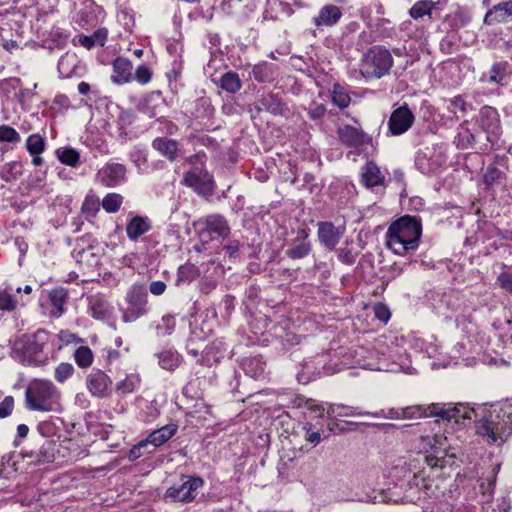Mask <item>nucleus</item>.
Returning a JSON list of instances; mask_svg holds the SVG:
<instances>
[{
  "mask_svg": "<svg viewBox=\"0 0 512 512\" xmlns=\"http://www.w3.org/2000/svg\"><path fill=\"white\" fill-rule=\"evenodd\" d=\"M59 447V440L40 434L32 438L30 446L22 451V456L30 459L29 463L33 465L51 463L55 460Z\"/></svg>",
  "mask_w": 512,
  "mask_h": 512,
  "instance_id": "nucleus-5",
  "label": "nucleus"
},
{
  "mask_svg": "<svg viewBox=\"0 0 512 512\" xmlns=\"http://www.w3.org/2000/svg\"><path fill=\"white\" fill-rule=\"evenodd\" d=\"M206 154L204 152H198L186 158V161L194 167H203L206 161Z\"/></svg>",
  "mask_w": 512,
  "mask_h": 512,
  "instance_id": "nucleus-64",
  "label": "nucleus"
},
{
  "mask_svg": "<svg viewBox=\"0 0 512 512\" xmlns=\"http://www.w3.org/2000/svg\"><path fill=\"white\" fill-rule=\"evenodd\" d=\"M57 157L61 163L71 167H76L80 162V154L76 149L71 147L58 149Z\"/></svg>",
  "mask_w": 512,
  "mask_h": 512,
  "instance_id": "nucleus-41",
  "label": "nucleus"
},
{
  "mask_svg": "<svg viewBox=\"0 0 512 512\" xmlns=\"http://www.w3.org/2000/svg\"><path fill=\"white\" fill-rule=\"evenodd\" d=\"M375 316L383 321V322H387L388 319L390 318L391 316V313L388 309V307L385 305V304H382V303H378L376 306H375Z\"/></svg>",
  "mask_w": 512,
  "mask_h": 512,
  "instance_id": "nucleus-62",
  "label": "nucleus"
},
{
  "mask_svg": "<svg viewBox=\"0 0 512 512\" xmlns=\"http://www.w3.org/2000/svg\"><path fill=\"white\" fill-rule=\"evenodd\" d=\"M182 183L206 200H210L215 194L216 182L214 177L204 167H193L186 171L183 175Z\"/></svg>",
  "mask_w": 512,
  "mask_h": 512,
  "instance_id": "nucleus-7",
  "label": "nucleus"
},
{
  "mask_svg": "<svg viewBox=\"0 0 512 512\" xmlns=\"http://www.w3.org/2000/svg\"><path fill=\"white\" fill-rule=\"evenodd\" d=\"M74 359L80 368H88L93 364L94 355L88 346H80L74 352Z\"/></svg>",
  "mask_w": 512,
  "mask_h": 512,
  "instance_id": "nucleus-40",
  "label": "nucleus"
},
{
  "mask_svg": "<svg viewBox=\"0 0 512 512\" xmlns=\"http://www.w3.org/2000/svg\"><path fill=\"white\" fill-rule=\"evenodd\" d=\"M303 429L305 430L304 438L306 441L311 443L313 446H316L321 442V433L320 431L313 430L312 423H306Z\"/></svg>",
  "mask_w": 512,
  "mask_h": 512,
  "instance_id": "nucleus-54",
  "label": "nucleus"
},
{
  "mask_svg": "<svg viewBox=\"0 0 512 512\" xmlns=\"http://www.w3.org/2000/svg\"><path fill=\"white\" fill-rule=\"evenodd\" d=\"M20 141L19 133L8 125L0 126V142L17 143Z\"/></svg>",
  "mask_w": 512,
  "mask_h": 512,
  "instance_id": "nucleus-47",
  "label": "nucleus"
},
{
  "mask_svg": "<svg viewBox=\"0 0 512 512\" xmlns=\"http://www.w3.org/2000/svg\"><path fill=\"white\" fill-rule=\"evenodd\" d=\"M126 307L123 309L122 320L133 322L149 313L148 293L143 284H133L126 293Z\"/></svg>",
  "mask_w": 512,
  "mask_h": 512,
  "instance_id": "nucleus-6",
  "label": "nucleus"
},
{
  "mask_svg": "<svg viewBox=\"0 0 512 512\" xmlns=\"http://www.w3.org/2000/svg\"><path fill=\"white\" fill-rule=\"evenodd\" d=\"M337 134L341 143L349 148H359L370 144L372 141L367 133L352 125L339 128Z\"/></svg>",
  "mask_w": 512,
  "mask_h": 512,
  "instance_id": "nucleus-18",
  "label": "nucleus"
},
{
  "mask_svg": "<svg viewBox=\"0 0 512 512\" xmlns=\"http://www.w3.org/2000/svg\"><path fill=\"white\" fill-rule=\"evenodd\" d=\"M483 143H485V137L482 138L478 130L472 132L470 129L464 128L458 134V146L462 149H475L479 145L480 150H487Z\"/></svg>",
  "mask_w": 512,
  "mask_h": 512,
  "instance_id": "nucleus-28",
  "label": "nucleus"
},
{
  "mask_svg": "<svg viewBox=\"0 0 512 512\" xmlns=\"http://www.w3.org/2000/svg\"><path fill=\"white\" fill-rule=\"evenodd\" d=\"M75 369L71 363L62 362L55 368V380L59 383H64L68 378H70Z\"/></svg>",
  "mask_w": 512,
  "mask_h": 512,
  "instance_id": "nucleus-46",
  "label": "nucleus"
},
{
  "mask_svg": "<svg viewBox=\"0 0 512 512\" xmlns=\"http://www.w3.org/2000/svg\"><path fill=\"white\" fill-rule=\"evenodd\" d=\"M49 298L52 306L56 309V313H54V315H62L65 310L64 305L68 299L67 289L63 287H57L50 292Z\"/></svg>",
  "mask_w": 512,
  "mask_h": 512,
  "instance_id": "nucleus-36",
  "label": "nucleus"
},
{
  "mask_svg": "<svg viewBox=\"0 0 512 512\" xmlns=\"http://www.w3.org/2000/svg\"><path fill=\"white\" fill-rule=\"evenodd\" d=\"M360 416H372L375 418H393V419H399L402 418V409L397 410L394 408H391L388 410V413H385L384 410H380L378 412H359Z\"/></svg>",
  "mask_w": 512,
  "mask_h": 512,
  "instance_id": "nucleus-52",
  "label": "nucleus"
},
{
  "mask_svg": "<svg viewBox=\"0 0 512 512\" xmlns=\"http://www.w3.org/2000/svg\"><path fill=\"white\" fill-rule=\"evenodd\" d=\"M82 211L84 213H90L91 215H95L98 211V202L93 198L86 197L85 201L82 204Z\"/></svg>",
  "mask_w": 512,
  "mask_h": 512,
  "instance_id": "nucleus-63",
  "label": "nucleus"
},
{
  "mask_svg": "<svg viewBox=\"0 0 512 512\" xmlns=\"http://www.w3.org/2000/svg\"><path fill=\"white\" fill-rule=\"evenodd\" d=\"M317 236L318 241L327 250H336L337 244L345 233L344 226H335L331 221H320L317 223Z\"/></svg>",
  "mask_w": 512,
  "mask_h": 512,
  "instance_id": "nucleus-15",
  "label": "nucleus"
},
{
  "mask_svg": "<svg viewBox=\"0 0 512 512\" xmlns=\"http://www.w3.org/2000/svg\"><path fill=\"white\" fill-rule=\"evenodd\" d=\"M112 381L110 377L100 369H94L86 377V388L89 393L97 398H106L111 394Z\"/></svg>",
  "mask_w": 512,
  "mask_h": 512,
  "instance_id": "nucleus-17",
  "label": "nucleus"
},
{
  "mask_svg": "<svg viewBox=\"0 0 512 512\" xmlns=\"http://www.w3.org/2000/svg\"><path fill=\"white\" fill-rule=\"evenodd\" d=\"M512 75V67L507 61L495 62L489 70L488 81L500 86H506Z\"/></svg>",
  "mask_w": 512,
  "mask_h": 512,
  "instance_id": "nucleus-26",
  "label": "nucleus"
},
{
  "mask_svg": "<svg viewBox=\"0 0 512 512\" xmlns=\"http://www.w3.org/2000/svg\"><path fill=\"white\" fill-rule=\"evenodd\" d=\"M45 335L44 330L36 331L32 336L27 337L20 349L16 350L21 356L22 363L36 366L44 363L38 356L43 351V336Z\"/></svg>",
  "mask_w": 512,
  "mask_h": 512,
  "instance_id": "nucleus-11",
  "label": "nucleus"
},
{
  "mask_svg": "<svg viewBox=\"0 0 512 512\" xmlns=\"http://www.w3.org/2000/svg\"><path fill=\"white\" fill-rule=\"evenodd\" d=\"M126 167L120 163L107 164L98 172V177L106 187H114L124 180Z\"/></svg>",
  "mask_w": 512,
  "mask_h": 512,
  "instance_id": "nucleus-20",
  "label": "nucleus"
},
{
  "mask_svg": "<svg viewBox=\"0 0 512 512\" xmlns=\"http://www.w3.org/2000/svg\"><path fill=\"white\" fill-rule=\"evenodd\" d=\"M433 410L429 406L422 405H413L402 408V418L413 419V418H421V417H430L429 413Z\"/></svg>",
  "mask_w": 512,
  "mask_h": 512,
  "instance_id": "nucleus-43",
  "label": "nucleus"
},
{
  "mask_svg": "<svg viewBox=\"0 0 512 512\" xmlns=\"http://www.w3.org/2000/svg\"><path fill=\"white\" fill-rule=\"evenodd\" d=\"M414 121L415 116L405 103L392 111L388 119V130L391 135H401L411 128Z\"/></svg>",
  "mask_w": 512,
  "mask_h": 512,
  "instance_id": "nucleus-14",
  "label": "nucleus"
},
{
  "mask_svg": "<svg viewBox=\"0 0 512 512\" xmlns=\"http://www.w3.org/2000/svg\"><path fill=\"white\" fill-rule=\"evenodd\" d=\"M14 398L12 396H6L0 403V418L8 417L13 410Z\"/></svg>",
  "mask_w": 512,
  "mask_h": 512,
  "instance_id": "nucleus-60",
  "label": "nucleus"
},
{
  "mask_svg": "<svg viewBox=\"0 0 512 512\" xmlns=\"http://www.w3.org/2000/svg\"><path fill=\"white\" fill-rule=\"evenodd\" d=\"M512 20V0L494 5L487 11L484 17V23L493 25L497 23Z\"/></svg>",
  "mask_w": 512,
  "mask_h": 512,
  "instance_id": "nucleus-21",
  "label": "nucleus"
},
{
  "mask_svg": "<svg viewBox=\"0 0 512 512\" xmlns=\"http://www.w3.org/2000/svg\"><path fill=\"white\" fill-rule=\"evenodd\" d=\"M434 437L436 438L437 442L433 443V452L432 453L438 454V455H441V457H444L446 454V448H447V438L441 434H434Z\"/></svg>",
  "mask_w": 512,
  "mask_h": 512,
  "instance_id": "nucleus-58",
  "label": "nucleus"
},
{
  "mask_svg": "<svg viewBox=\"0 0 512 512\" xmlns=\"http://www.w3.org/2000/svg\"><path fill=\"white\" fill-rule=\"evenodd\" d=\"M195 225L199 226V237L205 241L217 238L226 239L231 233L227 219L221 214H210L200 218Z\"/></svg>",
  "mask_w": 512,
  "mask_h": 512,
  "instance_id": "nucleus-9",
  "label": "nucleus"
},
{
  "mask_svg": "<svg viewBox=\"0 0 512 512\" xmlns=\"http://www.w3.org/2000/svg\"><path fill=\"white\" fill-rule=\"evenodd\" d=\"M421 235V219L417 216L404 215L389 226L386 245L393 249L394 253L403 255L418 248Z\"/></svg>",
  "mask_w": 512,
  "mask_h": 512,
  "instance_id": "nucleus-2",
  "label": "nucleus"
},
{
  "mask_svg": "<svg viewBox=\"0 0 512 512\" xmlns=\"http://www.w3.org/2000/svg\"><path fill=\"white\" fill-rule=\"evenodd\" d=\"M430 408H433V410L430 411L429 416L447 421L454 420L455 423L463 426L466 425V421L470 422L472 417L476 416L474 409L465 406L444 408L440 404H431Z\"/></svg>",
  "mask_w": 512,
  "mask_h": 512,
  "instance_id": "nucleus-13",
  "label": "nucleus"
},
{
  "mask_svg": "<svg viewBox=\"0 0 512 512\" xmlns=\"http://www.w3.org/2000/svg\"><path fill=\"white\" fill-rule=\"evenodd\" d=\"M351 98L340 84H334L332 89V102L340 109L349 106Z\"/></svg>",
  "mask_w": 512,
  "mask_h": 512,
  "instance_id": "nucleus-42",
  "label": "nucleus"
},
{
  "mask_svg": "<svg viewBox=\"0 0 512 512\" xmlns=\"http://www.w3.org/2000/svg\"><path fill=\"white\" fill-rule=\"evenodd\" d=\"M339 261L346 265H352L355 263L357 253H353L349 248H339L335 250Z\"/></svg>",
  "mask_w": 512,
  "mask_h": 512,
  "instance_id": "nucleus-55",
  "label": "nucleus"
},
{
  "mask_svg": "<svg viewBox=\"0 0 512 512\" xmlns=\"http://www.w3.org/2000/svg\"><path fill=\"white\" fill-rule=\"evenodd\" d=\"M132 69L133 66L130 60L123 57H117L113 61L114 74L111 77L112 81L117 84L130 82L133 79Z\"/></svg>",
  "mask_w": 512,
  "mask_h": 512,
  "instance_id": "nucleus-24",
  "label": "nucleus"
},
{
  "mask_svg": "<svg viewBox=\"0 0 512 512\" xmlns=\"http://www.w3.org/2000/svg\"><path fill=\"white\" fill-rule=\"evenodd\" d=\"M219 87L230 94H235L241 89L242 82L236 72L228 71L221 75Z\"/></svg>",
  "mask_w": 512,
  "mask_h": 512,
  "instance_id": "nucleus-34",
  "label": "nucleus"
},
{
  "mask_svg": "<svg viewBox=\"0 0 512 512\" xmlns=\"http://www.w3.org/2000/svg\"><path fill=\"white\" fill-rule=\"evenodd\" d=\"M227 350L226 343L220 339L207 343L206 351L202 358H198V363L202 366L211 367L225 357Z\"/></svg>",
  "mask_w": 512,
  "mask_h": 512,
  "instance_id": "nucleus-19",
  "label": "nucleus"
},
{
  "mask_svg": "<svg viewBox=\"0 0 512 512\" xmlns=\"http://www.w3.org/2000/svg\"><path fill=\"white\" fill-rule=\"evenodd\" d=\"M309 234L310 230L307 227L299 228L296 231V237L290 241L289 248L285 251L286 256L292 260H300L307 257L312 252Z\"/></svg>",
  "mask_w": 512,
  "mask_h": 512,
  "instance_id": "nucleus-16",
  "label": "nucleus"
},
{
  "mask_svg": "<svg viewBox=\"0 0 512 512\" xmlns=\"http://www.w3.org/2000/svg\"><path fill=\"white\" fill-rule=\"evenodd\" d=\"M151 229V224L147 218L141 216L133 217L126 226V233L130 240L136 241L139 237Z\"/></svg>",
  "mask_w": 512,
  "mask_h": 512,
  "instance_id": "nucleus-31",
  "label": "nucleus"
},
{
  "mask_svg": "<svg viewBox=\"0 0 512 512\" xmlns=\"http://www.w3.org/2000/svg\"><path fill=\"white\" fill-rule=\"evenodd\" d=\"M152 148L170 162H174L178 157L179 143L175 139L157 137L152 141Z\"/></svg>",
  "mask_w": 512,
  "mask_h": 512,
  "instance_id": "nucleus-23",
  "label": "nucleus"
},
{
  "mask_svg": "<svg viewBox=\"0 0 512 512\" xmlns=\"http://www.w3.org/2000/svg\"><path fill=\"white\" fill-rule=\"evenodd\" d=\"M16 308V300L6 290L0 291V310L12 312Z\"/></svg>",
  "mask_w": 512,
  "mask_h": 512,
  "instance_id": "nucleus-51",
  "label": "nucleus"
},
{
  "mask_svg": "<svg viewBox=\"0 0 512 512\" xmlns=\"http://www.w3.org/2000/svg\"><path fill=\"white\" fill-rule=\"evenodd\" d=\"M182 483L173 485L168 488L164 494V498L171 501L190 502L196 497V491L204 484L201 477L182 475Z\"/></svg>",
  "mask_w": 512,
  "mask_h": 512,
  "instance_id": "nucleus-10",
  "label": "nucleus"
},
{
  "mask_svg": "<svg viewBox=\"0 0 512 512\" xmlns=\"http://www.w3.org/2000/svg\"><path fill=\"white\" fill-rule=\"evenodd\" d=\"M257 106H255V110L257 113H260L262 110H265L275 116L283 115L287 110L286 104L283 102L282 98L278 94L267 93L263 95L258 100Z\"/></svg>",
  "mask_w": 512,
  "mask_h": 512,
  "instance_id": "nucleus-22",
  "label": "nucleus"
},
{
  "mask_svg": "<svg viewBox=\"0 0 512 512\" xmlns=\"http://www.w3.org/2000/svg\"><path fill=\"white\" fill-rule=\"evenodd\" d=\"M253 77L258 82H266L270 79L266 65H255L252 69Z\"/></svg>",
  "mask_w": 512,
  "mask_h": 512,
  "instance_id": "nucleus-59",
  "label": "nucleus"
},
{
  "mask_svg": "<svg viewBox=\"0 0 512 512\" xmlns=\"http://www.w3.org/2000/svg\"><path fill=\"white\" fill-rule=\"evenodd\" d=\"M178 430V425L170 423L162 426L161 428L154 430L147 437L150 445L153 446V450L170 440Z\"/></svg>",
  "mask_w": 512,
  "mask_h": 512,
  "instance_id": "nucleus-29",
  "label": "nucleus"
},
{
  "mask_svg": "<svg viewBox=\"0 0 512 512\" xmlns=\"http://www.w3.org/2000/svg\"><path fill=\"white\" fill-rule=\"evenodd\" d=\"M243 369L247 375L252 378H259L265 370V363L260 357L247 358L242 363Z\"/></svg>",
  "mask_w": 512,
  "mask_h": 512,
  "instance_id": "nucleus-37",
  "label": "nucleus"
},
{
  "mask_svg": "<svg viewBox=\"0 0 512 512\" xmlns=\"http://www.w3.org/2000/svg\"><path fill=\"white\" fill-rule=\"evenodd\" d=\"M87 300L88 309L93 318L103 320L108 317L109 303L101 295H90Z\"/></svg>",
  "mask_w": 512,
  "mask_h": 512,
  "instance_id": "nucleus-32",
  "label": "nucleus"
},
{
  "mask_svg": "<svg viewBox=\"0 0 512 512\" xmlns=\"http://www.w3.org/2000/svg\"><path fill=\"white\" fill-rule=\"evenodd\" d=\"M325 112H326L325 105L319 104L316 102H312L307 109V113H308L309 117L313 120H318V119L322 118L324 116Z\"/></svg>",
  "mask_w": 512,
  "mask_h": 512,
  "instance_id": "nucleus-57",
  "label": "nucleus"
},
{
  "mask_svg": "<svg viewBox=\"0 0 512 512\" xmlns=\"http://www.w3.org/2000/svg\"><path fill=\"white\" fill-rule=\"evenodd\" d=\"M60 393L57 387L49 380H32L25 392L26 406L32 411L50 412L54 410Z\"/></svg>",
  "mask_w": 512,
  "mask_h": 512,
  "instance_id": "nucleus-3",
  "label": "nucleus"
},
{
  "mask_svg": "<svg viewBox=\"0 0 512 512\" xmlns=\"http://www.w3.org/2000/svg\"><path fill=\"white\" fill-rule=\"evenodd\" d=\"M200 274L199 268L191 263L181 265L177 271L176 285L182 283H190L195 280Z\"/></svg>",
  "mask_w": 512,
  "mask_h": 512,
  "instance_id": "nucleus-35",
  "label": "nucleus"
},
{
  "mask_svg": "<svg viewBox=\"0 0 512 512\" xmlns=\"http://www.w3.org/2000/svg\"><path fill=\"white\" fill-rule=\"evenodd\" d=\"M437 442L434 435H420L418 448L421 452H433V443Z\"/></svg>",
  "mask_w": 512,
  "mask_h": 512,
  "instance_id": "nucleus-56",
  "label": "nucleus"
},
{
  "mask_svg": "<svg viewBox=\"0 0 512 512\" xmlns=\"http://www.w3.org/2000/svg\"><path fill=\"white\" fill-rule=\"evenodd\" d=\"M150 445L147 438L145 440L140 441L137 445H134L128 454V459L130 461H135L140 458L144 453H151L153 450L146 451V448Z\"/></svg>",
  "mask_w": 512,
  "mask_h": 512,
  "instance_id": "nucleus-50",
  "label": "nucleus"
},
{
  "mask_svg": "<svg viewBox=\"0 0 512 512\" xmlns=\"http://www.w3.org/2000/svg\"><path fill=\"white\" fill-rule=\"evenodd\" d=\"M161 324L156 326L158 334L170 335L175 328V319L171 314H166L161 319Z\"/></svg>",
  "mask_w": 512,
  "mask_h": 512,
  "instance_id": "nucleus-48",
  "label": "nucleus"
},
{
  "mask_svg": "<svg viewBox=\"0 0 512 512\" xmlns=\"http://www.w3.org/2000/svg\"><path fill=\"white\" fill-rule=\"evenodd\" d=\"M362 179L366 187H374L382 183L383 176L379 167L373 161H369L364 167Z\"/></svg>",
  "mask_w": 512,
  "mask_h": 512,
  "instance_id": "nucleus-33",
  "label": "nucleus"
},
{
  "mask_svg": "<svg viewBox=\"0 0 512 512\" xmlns=\"http://www.w3.org/2000/svg\"><path fill=\"white\" fill-rule=\"evenodd\" d=\"M139 382L137 378L126 377L116 385V393L119 395H125L134 391L136 384Z\"/></svg>",
  "mask_w": 512,
  "mask_h": 512,
  "instance_id": "nucleus-49",
  "label": "nucleus"
},
{
  "mask_svg": "<svg viewBox=\"0 0 512 512\" xmlns=\"http://www.w3.org/2000/svg\"><path fill=\"white\" fill-rule=\"evenodd\" d=\"M122 202L123 197L120 194L109 193L104 197L102 207L108 213H115L119 210Z\"/></svg>",
  "mask_w": 512,
  "mask_h": 512,
  "instance_id": "nucleus-45",
  "label": "nucleus"
},
{
  "mask_svg": "<svg viewBox=\"0 0 512 512\" xmlns=\"http://www.w3.org/2000/svg\"><path fill=\"white\" fill-rule=\"evenodd\" d=\"M435 3L430 0L417 1L410 9L409 14L413 19L422 18L425 15L431 17Z\"/></svg>",
  "mask_w": 512,
  "mask_h": 512,
  "instance_id": "nucleus-39",
  "label": "nucleus"
},
{
  "mask_svg": "<svg viewBox=\"0 0 512 512\" xmlns=\"http://www.w3.org/2000/svg\"><path fill=\"white\" fill-rule=\"evenodd\" d=\"M152 71L146 65H139L136 68L134 79L140 84H147L151 81Z\"/></svg>",
  "mask_w": 512,
  "mask_h": 512,
  "instance_id": "nucleus-53",
  "label": "nucleus"
},
{
  "mask_svg": "<svg viewBox=\"0 0 512 512\" xmlns=\"http://www.w3.org/2000/svg\"><path fill=\"white\" fill-rule=\"evenodd\" d=\"M203 324L204 323L201 325L190 323V334L185 345L187 353L196 358L197 361L198 358H202V355L206 351L208 337L211 332L210 329L205 331Z\"/></svg>",
  "mask_w": 512,
  "mask_h": 512,
  "instance_id": "nucleus-12",
  "label": "nucleus"
},
{
  "mask_svg": "<svg viewBox=\"0 0 512 512\" xmlns=\"http://www.w3.org/2000/svg\"><path fill=\"white\" fill-rule=\"evenodd\" d=\"M341 17V9L336 5L328 4L320 9L318 16L314 18V23L317 27H330L335 25L341 19Z\"/></svg>",
  "mask_w": 512,
  "mask_h": 512,
  "instance_id": "nucleus-25",
  "label": "nucleus"
},
{
  "mask_svg": "<svg viewBox=\"0 0 512 512\" xmlns=\"http://www.w3.org/2000/svg\"><path fill=\"white\" fill-rule=\"evenodd\" d=\"M476 433L489 445H502L512 433V404L485 412L476 423Z\"/></svg>",
  "mask_w": 512,
  "mask_h": 512,
  "instance_id": "nucleus-1",
  "label": "nucleus"
},
{
  "mask_svg": "<svg viewBox=\"0 0 512 512\" xmlns=\"http://www.w3.org/2000/svg\"><path fill=\"white\" fill-rule=\"evenodd\" d=\"M497 281L501 288L512 294V273L502 272L497 277Z\"/></svg>",
  "mask_w": 512,
  "mask_h": 512,
  "instance_id": "nucleus-61",
  "label": "nucleus"
},
{
  "mask_svg": "<svg viewBox=\"0 0 512 512\" xmlns=\"http://www.w3.org/2000/svg\"><path fill=\"white\" fill-rule=\"evenodd\" d=\"M158 358L160 366L169 371L175 370L181 363V356L172 350L162 351Z\"/></svg>",
  "mask_w": 512,
  "mask_h": 512,
  "instance_id": "nucleus-38",
  "label": "nucleus"
},
{
  "mask_svg": "<svg viewBox=\"0 0 512 512\" xmlns=\"http://www.w3.org/2000/svg\"><path fill=\"white\" fill-rule=\"evenodd\" d=\"M476 124L480 132L485 133V143L483 145L488 148V144L494 146L502 134L500 115L496 108L485 105L476 118Z\"/></svg>",
  "mask_w": 512,
  "mask_h": 512,
  "instance_id": "nucleus-8",
  "label": "nucleus"
},
{
  "mask_svg": "<svg viewBox=\"0 0 512 512\" xmlns=\"http://www.w3.org/2000/svg\"><path fill=\"white\" fill-rule=\"evenodd\" d=\"M507 175L494 164H489L482 175V182L486 190H492L495 186L506 183Z\"/></svg>",
  "mask_w": 512,
  "mask_h": 512,
  "instance_id": "nucleus-30",
  "label": "nucleus"
},
{
  "mask_svg": "<svg viewBox=\"0 0 512 512\" xmlns=\"http://www.w3.org/2000/svg\"><path fill=\"white\" fill-rule=\"evenodd\" d=\"M160 91H152L137 104V110L150 118L157 116V107L163 102Z\"/></svg>",
  "mask_w": 512,
  "mask_h": 512,
  "instance_id": "nucleus-27",
  "label": "nucleus"
},
{
  "mask_svg": "<svg viewBox=\"0 0 512 512\" xmlns=\"http://www.w3.org/2000/svg\"><path fill=\"white\" fill-rule=\"evenodd\" d=\"M45 146V139L40 134H32L26 140V149L30 154H41Z\"/></svg>",
  "mask_w": 512,
  "mask_h": 512,
  "instance_id": "nucleus-44",
  "label": "nucleus"
},
{
  "mask_svg": "<svg viewBox=\"0 0 512 512\" xmlns=\"http://www.w3.org/2000/svg\"><path fill=\"white\" fill-rule=\"evenodd\" d=\"M392 66L393 58L389 50L376 45L363 55L361 73L366 78L379 79L388 74Z\"/></svg>",
  "mask_w": 512,
  "mask_h": 512,
  "instance_id": "nucleus-4",
  "label": "nucleus"
}]
</instances>
